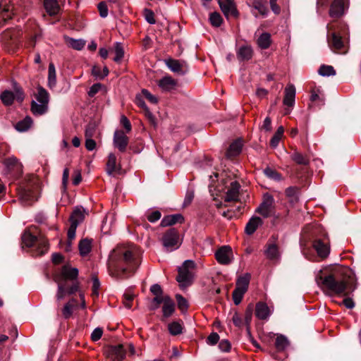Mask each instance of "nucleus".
<instances>
[{
    "instance_id": "f257e3e1",
    "label": "nucleus",
    "mask_w": 361,
    "mask_h": 361,
    "mask_svg": "<svg viewBox=\"0 0 361 361\" xmlns=\"http://www.w3.org/2000/svg\"><path fill=\"white\" fill-rule=\"evenodd\" d=\"M142 252L135 245L127 248L114 250L109 256V271L116 279H124L131 276L139 267Z\"/></svg>"
},
{
    "instance_id": "f03ea898",
    "label": "nucleus",
    "mask_w": 361,
    "mask_h": 361,
    "mask_svg": "<svg viewBox=\"0 0 361 361\" xmlns=\"http://www.w3.org/2000/svg\"><path fill=\"white\" fill-rule=\"evenodd\" d=\"M315 281L322 288H326L336 294H341L347 289L354 291L356 288L353 279H349L348 281L338 280L332 274L324 275L322 269L315 271Z\"/></svg>"
},
{
    "instance_id": "7ed1b4c3",
    "label": "nucleus",
    "mask_w": 361,
    "mask_h": 361,
    "mask_svg": "<svg viewBox=\"0 0 361 361\" xmlns=\"http://www.w3.org/2000/svg\"><path fill=\"white\" fill-rule=\"evenodd\" d=\"M22 247H35L37 255H42L49 249L47 240L44 238H37L29 231H25L22 235Z\"/></svg>"
},
{
    "instance_id": "20e7f679",
    "label": "nucleus",
    "mask_w": 361,
    "mask_h": 361,
    "mask_svg": "<svg viewBox=\"0 0 361 361\" xmlns=\"http://www.w3.org/2000/svg\"><path fill=\"white\" fill-rule=\"evenodd\" d=\"M195 268V263L190 259L184 261L182 266L178 268V275L176 277V280L181 288H186L192 284L194 279Z\"/></svg>"
},
{
    "instance_id": "39448f33",
    "label": "nucleus",
    "mask_w": 361,
    "mask_h": 361,
    "mask_svg": "<svg viewBox=\"0 0 361 361\" xmlns=\"http://www.w3.org/2000/svg\"><path fill=\"white\" fill-rule=\"evenodd\" d=\"M35 97L36 101L32 100L31 104V110L33 114L40 116L45 114L48 109L49 92L44 87L39 86Z\"/></svg>"
},
{
    "instance_id": "423d86ee",
    "label": "nucleus",
    "mask_w": 361,
    "mask_h": 361,
    "mask_svg": "<svg viewBox=\"0 0 361 361\" xmlns=\"http://www.w3.org/2000/svg\"><path fill=\"white\" fill-rule=\"evenodd\" d=\"M251 276L246 273L240 276L236 281V286L234 289L232 296L235 305H239L243 299L244 294L247 290Z\"/></svg>"
},
{
    "instance_id": "0eeeda50",
    "label": "nucleus",
    "mask_w": 361,
    "mask_h": 361,
    "mask_svg": "<svg viewBox=\"0 0 361 361\" xmlns=\"http://www.w3.org/2000/svg\"><path fill=\"white\" fill-rule=\"evenodd\" d=\"M162 243L168 251H173L178 248L180 243L178 231L174 228L169 229L163 235Z\"/></svg>"
},
{
    "instance_id": "6e6552de",
    "label": "nucleus",
    "mask_w": 361,
    "mask_h": 361,
    "mask_svg": "<svg viewBox=\"0 0 361 361\" xmlns=\"http://www.w3.org/2000/svg\"><path fill=\"white\" fill-rule=\"evenodd\" d=\"M105 354L109 361H123L126 352L123 345H109L105 350Z\"/></svg>"
},
{
    "instance_id": "1a4fd4ad",
    "label": "nucleus",
    "mask_w": 361,
    "mask_h": 361,
    "mask_svg": "<svg viewBox=\"0 0 361 361\" xmlns=\"http://www.w3.org/2000/svg\"><path fill=\"white\" fill-rule=\"evenodd\" d=\"M215 257L219 264L228 265L233 260V250L228 245L221 246L216 250Z\"/></svg>"
},
{
    "instance_id": "9d476101",
    "label": "nucleus",
    "mask_w": 361,
    "mask_h": 361,
    "mask_svg": "<svg viewBox=\"0 0 361 361\" xmlns=\"http://www.w3.org/2000/svg\"><path fill=\"white\" fill-rule=\"evenodd\" d=\"M274 204V199L273 196L269 193H266L264 195L263 201L257 208V212L263 217L267 218L270 216Z\"/></svg>"
},
{
    "instance_id": "9b49d317",
    "label": "nucleus",
    "mask_w": 361,
    "mask_h": 361,
    "mask_svg": "<svg viewBox=\"0 0 361 361\" xmlns=\"http://www.w3.org/2000/svg\"><path fill=\"white\" fill-rule=\"evenodd\" d=\"M19 196L22 202L25 205L32 204L38 198L37 192L30 187L22 189L19 192Z\"/></svg>"
},
{
    "instance_id": "f8f14e48",
    "label": "nucleus",
    "mask_w": 361,
    "mask_h": 361,
    "mask_svg": "<svg viewBox=\"0 0 361 361\" xmlns=\"http://www.w3.org/2000/svg\"><path fill=\"white\" fill-rule=\"evenodd\" d=\"M218 3L221 11L226 18H228L230 16H236L238 15L233 0H219Z\"/></svg>"
},
{
    "instance_id": "ddd939ff",
    "label": "nucleus",
    "mask_w": 361,
    "mask_h": 361,
    "mask_svg": "<svg viewBox=\"0 0 361 361\" xmlns=\"http://www.w3.org/2000/svg\"><path fill=\"white\" fill-rule=\"evenodd\" d=\"M128 144V137L125 133L120 130H116L114 135V145L120 152H125Z\"/></svg>"
},
{
    "instance_id": "4468645a",
    "label": "nucleus",
    "mask_w": 361,
    "mask_h": 361,
    "mask_svg": "<svg viewBox=\"0 0 361 361\" xmlns=\"http://www.w3.org/2000/svg\"><path fill=\"white\" fill-rule=\"evenodd\" d=\"M4 166L5 167V173L7 174L18 173L21 170L20 163L13 157L5 159Z\"/></svg>"
},
{
    "instance_id": "2eb2a0df",
    "label": "nucleus",
    "mask_w": 361,
    "mask_h": 361,
    "mask_svg": "<svg viewBox=\"0 0 361 361\" xmlns=\"http://www.w3.org/2000/svg\"><path fill=\"white\" fill-rule=\"evenodd\" d=\"M267 258L272 262H278L281 259L279 247L274 243H268L264 250Z\"/></svg>"
},
{
    "instance_id": "dca6fc26",
    "label": "nucleus",
    "mask_w": 361,
    "mask_h": 361,
    "mask_svg": "<svg viewBox=\"0 0 361 361\" xmlns=\"http://www.w3.org/2000/svg\"><path fill=\"white\" fill-rule=\"evenodd\" d=\"M327 40L329 47L334 51L341 50L344 46L341 37L336 32L329 35Z\"/></svg>"
},
{
    "instance_id": "f3484780",
    "label": "nucleus",
    "mask_w": 361,
    "mask_h": 361,
    "mask_svg": "<svg viewBox=\"0 0 361 361\" xmlns=\"http://www.w3.org/2000/svg\"><path fill=\"white\" fill-rule=\"evenodd\" d=\"M344 13L343 0H334L329 9V15L332 18H339Z\"/></svg>"
},
{
    "instance_id": "a211bd4d",
    "label": "nucleus",
    "mask_w": 361,
    "mask_h": 361,
    "mask_svg": "<svg viewBox=\"0 0 361 361\" xmlns=\"http://www.w3.org/2000/svg\"><path fill=\"white\" fill-rule=\"evenodd\" d=\"M295 87L292 84H288L285 88V96L283 104L288 106H293L295 104Z\"/></svg>"
},
{
    "instance_id": "6ab92c4d",
    "label": "nucleus",
    "mask_w": 361,
    "mask_h": 361,
    "mask_svg": "<svg viewBox=\"0 0 361 361\" xmlns=\"http://www.w3.org/2000/svg\"><path fill=\"white\" fill-rule=\"evenodd\" d=\"M85 209L81 206L76 207L73 211L71 216H70V222L71 225L74 224H77V226L82 222L85 219Z\"/></svg>"
},
{
    "instance_id": "aec40b11",
    "label": "nucleus",
    "mask_w": 361,
    "mask_h": 361,
    "mask_svg": "<svg viewBox=\"0 0 361 361\" xmlns=\"http://www.w3.org/2000/svg\"><path fill=\"white\" fill-rule=\"evenodd\" d=\"M240 185L236 181L231 183V186L227 190L224 200L226 202L237 201L238 199Z\"/></svg>"
},
{
    "instance_id": "412c9836",
    "label": "nucleus",
    "mask_w": 361,
    "mask_h": 361,
    "mask_svg": "<svg viewBox=\"0 0 361 361\" xmlns=\"http://www.w3.org/2000/svg\"><path fill=\"white\" fill-rule=\"evenodd\" d=\"M263 221L262 219L259 216H253L252 217L249 221L247 223L245 228V232L246 234L250 235L253 234L257 228L262 225Z\"/></svg>"
},
{
    "instance_id": "4be33fe9",
    "label": "nucleus",
    "mask_w": 361,
    "mask_h": 361,
    "mask_svg": "<svg viewBox=\"0 0 361 361\" xmlns=\"http://www.w3.org/2000/svg\"><path fill=\"white\" fill-rule=\"evenodd\" d=\"M166 65L173 73L183 75L186 71L183 68V64L177 60L169 59L166 60Z\"/></svg>"
},
{
    "instance_id": "5701e85b",
    "label": "nucleus",
    "mask_w": 361,
    "mask_h": 361,
    "mask_svg": "<svg viewBox=\"0 0 361 361\" xmlns=\"http://www.w3.org/2000/svg\"><path fill=\"white\" fill-rule=\"evenodd\" d=\"M236 54L239 61H248L252 59L253 51L250 46L243 45L238 49Z\"/></svg>"
},
{
    "instance_id": "b1692460",
    "label": "nucleus",
    "mask_w": 361,
    "mask_h": 361,
    "mask_svg": "<svg viewBox=\"0 0 361 361\" xmlns=\"http://www.w3.org/2000/svg\"><path fill=\"white\" fill-rule=\"evenodd\" d=\"M271 313L269 307L264 302H258L256 305L255 315L259 319H267Z\"/></svg>"
},
{
    "instance_id": "393cba45",
    "label": "nucleus",
    "mask_w": 361,
    "mask_h": 361,
    "mask_svg": "<svg viewBox=\"0 0 361 361\" xmlns=\"http://www.w3.org/2000/svg\"><path fill=\"white\" fill-rule=\"evenodd\" d=\"M183 217L180 214L168 215L164 216L161 221V226L163 227L172 226L178 222H182Z\"/></svg>"
},
{
    "instance_id": "a878e982",
    "label": "nucleus",
    "mask_w": 361,
    "mask_h": 361,
    "mask_svg": "<svg viewBox=\"0 0 361 361\" xmlns=\"http://www.w3.org/2000/svg\"><path fill=\"white\" fill-rule=\"evenodd\" d=\"M314 247L320 257H326L330 252L329 247L320 239L314 241Z\"/></svg>"
},
{
    "instance_id": "bb28decb",
    "label": "nucleus",
    "mask_w": 361,
    "mask_h": 361,
    "mask_svg": "<svg viewBox=\"0 0 361 361\" xmlns=\"http://www.w3.org/2000/svg\"><path fill=\"white\" fill-rule=\"evenodd\" d=\"M44 7L49 16L56 15L60 10L57 0H44Z\"/></svg>"
},
{
    "instance_id": "cd10ccee",
    "label": "nucleus",
    "mask_w": 361,
    "mask_h": 361,
    "mask_svg": "<svg viewBox=\"0 0 361 361\" xmlns=\"http://www.w3.org/2000/svg\"><path fill=\"white\" fill-rule=\"evenodd\" d=\"M61 276L64 281H66L67 279L75 280L78 276V269L77 268H71L65 265L61 269ZM63 283H66V281Z\"/></svg>"
},
{
    "instance_id": "c85d7f7f",
    "label": "nucleus",
    "mask_w": 361,
    "mask_h": 361,
    "mask_svg": "<svg viewBox=\"0 0 361 361\" xmlns=\"http://www.w3.org/2000/svg\"><path fill=\"white\" fill-rule=\"evenodd\" d=\"M242 142L240 140H236L233 141L229 146L227 152L226 156L228 157H235L238 155L242 149Z\"/></svg>"
},
{
    "instance_id": "c756f323",
    "label": "nucleus",
    "mask_w": 361,
    "mask_h": 361,
    "mask_svg": "<svg viewBox=\"0 0 361 361\" xmlns=\"http://www.w3.org/2000/svg\"><path fill=\"white\" fill-rule=\"evenodd\" d=\"M252 7L264 17L268 15L269 9L267 0H253Z\"/></svg>"
},
{
    "instance_id": "7c9ffc66",
    "label": "nucleus",
    "mask_w": 361,
    "mask_h": 361,
    "mask_svg": "<svg viewBox=\"0 0 361 361\" xmlns=\"http://www.w3.org/2000/svg\"><path fill=\"white\" fill-rule=\"evenodd\" d=\"M175 310V303L173 300L169 297L166 296L165 302L162 307L163 316L164 317H169L172 315Z\"/></svg>"
},
{
    "instance_id": "2f4dec72",
    "label": "nucleus",
    "mask_w": 361,
    "mask_h": 361,
    "mask_svg": "<svg viewBox=\"0 0 361 361\" xmlns=\"http://www.w3.org/2000/svg\"><path fill=\"white\" fill-rule=\"evenodd\" d=\"M176 85V81L169 76L162 78L158 83L159 87L164 91H170L174 88Z\"/></svg>"
},
{
    "instance_id": "473e14b6",
    "label": "nucleus",
    "mask_w": 361,
    "mask_h": 361,
    "mask_svg": "<svg viewBox=\"0 0 361 361\" xmlns=\"http://www.w3.org/2000/svg\"><path fill=\"white\" fill-rule=\"evenodd\" d=\"M120 170V168L116 166V157L113 154H109L108 157V161L106 163V173L109 176H112L113 173Z\"/></svg>"
},
{
    "instance_id": "72a5a7b5",
    "label": "nucleus",
    "mask_w": 361,
    "mask_h": 361,
    "mask_svg": "<svg viewBox=\"0 0 361 361\" xmlns=\"http://www.w3.org/2000/svg\"><path fill=\"white\" fill-rule=\"evenodd\" d=\"M300 188L296 186H290L286 188L285 194L291 203H295L299 200Z\"/></svg>"
},
{
    "instance_id": "f704fd0d",
    "label": "nucleus",
    "mask_w": 361,
    "mask_h": 361,
    "mask_svg": "<svg viewBox=\"0 0 361 361\" xmlns=\"http://www.w3.org/2000/svg\"><path fill=\"white\" fill-rule=\"evenodd\" d=\"M271 42V35L268 32H263L260 35L257 41V45L262 49H268Z\"/></svg>"
},
{
    "instance_id": "c9c22d12",
    "label": "nucleus",
    "mask_w": 361,
    "mask_h": 361,
    "mask_svg": "<svg viewBox=\"0 0 361 361\" xmlns=\"http://www.w3.org/2000/svg\"><path fill=\"white\" fill-rule=\"evenodd\" d=\"M290 157L293 161L300 165L307 166L310 163L309 158L298 151H294L291 154Z\"/></svg>"
},
{
    "instance_id": "e433bc0d",
    "label": "nucleus",
    "mask_w": 361,
    "mask_h": 361,
    "mask_svg": "<svg viewBox=\"0 0 361 361\" xmlns=\"http://www.w3.org/2000/svg\"><path fill=\"white\" fill-rule=\"evenodd\" d=\"M56 85V73L54 63H51L48 68V86L52 89Z\"/></svg>"
},
{
    "instance_id": "4c0bfd02",
    "label": "nucleus",
    "mask_w": 361,
    "mask_h": 361,
    "mask_svg": "<svg viewBox=\"0 0 361 361\" xmlns=\"http://www.w3.org/2000/svg\"><path fill=\"white\" fill-rule=\"evenodd\" d=\"M32 120L30 117L27 116L24 119L18 121L16 124V129L19 132H25L27 130L32 126Z\"/></svg>"
},
{
    "instance_id": "58836bf2",
    "label": "nucleus",
    "mask_w": 361,
    "mask_h": 361,
    "mask_svg": "<svg viewBox=\"0 0 361 361\" xmlns=\"http://www.w3.org/2000/svg\"><path fill=\"white\" fill-rule=\"evenodd\" d=\"M80 254L82 256L87 255L92 248V241L87 238H85L80 241L78 245Z\"/></svg>"
},
{
    "instance_id": "ea45409f",
    "label": "nucleus",
    "mask_w": 361,
    "mask_h": 361,
    "mask_svg": "<svg viewBox=\"0 0 361 361\" xmlns=\"http://www.w3.org/2000/svg\"><path fill=\"white\" fill-rule=\"evenodd\" d=\"M289 345L288 338L283 335H279L276 338L275 346L279 351L284 350Z\"/></svg>"
},
{
    "instance_id": "a19ab883",
    "label": "nucleus",
    "mask_w": 361,
    "mask_h": 361,
    "mask_svg": "<svg viewBox=\"0 0 361 361\" xmlns=\"http://www.w3.org/2000/svg\"><path fill=\"white\" fill-rule=\"evenodd\" d=\"M67 42L69 44V46L78 51L82 50L85 45V40L82 39H74L72 37H67Z\"/></svg>"
},
{
    "instance_id": "79ce46f5",
    "label": "nucleus",
    "mask_w": 361,
    "mask_h": 361,
    "mask_svg": "<svg viewBox=\"0 0 361 361\" xmlns=\"http://www.w3.org/2000/svg\"><path fill=\"white\" fill-rule=\"evenodd\" d=\"M0 98L5 105L9 106L13 102L15 95L12 91L5 90L0 94Z\"/></svg>"
},
{
    "instance_id": "37998d69",
    "label": "nucleus",
    "mask_w": 361,
    "mask_h": 361,
    "mask_svg": "<svg viewBox=\"0 0 361 361\" xmlns=\"http://www.w3.org/2000/svg\"><path fill=\"white\" fill-rule=\"evenodd\" d=\"M115 57L114 61L116 63H120L124 56V49L121 42H116L114 44Z\"/></svg>"
},
{
    "instance_id": "c03bdc74",
    "label": "nucleus",
    "mask_w": 361,
    "mask_h": 361,
    "mask_svg": "<svg viewBox=\"0 0 361 361\" xmlns=\"http://www.w3.org/2000/svg\"><path fill=\"white\" fill-rule=\"evenodd\" d=\"M168 329L169 333L173 336H177L183 332L182 324L179 322H172L169 324Z\"/></svg>"
},
{
    "instance_id": "a18cd8bd",
    "label": "nucleus",
    "mask_w": 361,
    "mask_h": 361,
    "mask_svg": "<svg viewBox=\"0 0 361 361\" xmlns=\"http://www.w3.org/2000/svg\"><path fill=\"white\" fill-rule=\"evenodd\" d=\"M318 73L324 77H329L336 75V71L331 66L322 65L318 70Z\"/></svg>"
},
{
    "instance_id": "49530a36",
    "label": "nucleus",
    "mask_w": 361,
    "mask_h": 361,
    "mask_svg": "<svg viewBox=\"0 0 361 361\" xmlns=\"http://www.w3.org/2000/svg\"><path fill=\"white\" fill-rule=\"evenodd\" d=\"M55 281L58 283L56 299L58 300H61L63 299L64 297L68 294L66 290V283L59 282L57 279H55Z\"/></svg>"
},
{
    "instance_id": "de8ad7c7",
    "label": "nucleus",
    "mask_w": 361,
    "mask_h": 361,
    "mask_svg": "<svg viewBox=\"0 0 361 361\" xmlns=\"http://www.w3.org/2000/svg\"><path fill=\"white\" fill-rule=\"evenodd\" d=\"M264 173L266 175V176H267L269 178L276 181H279L282 178L281 175L279 173H278L276 170L270 167H267L264 170Z\"/></svg>"
},
{
    "instance_id": "09e8293b",
    "label": "nucleus",
    "mask_w": 361,
    "mask_h": 361,
    "mask_svg": "<svg viewBox=\"0 0 361 361\" xmlns=\"http://www.w3.org/2000/svg\"><path fill=\"white\" fill-rule=\"evenodd\" d=\"M209 21L213 26L219 27L222 23V18L217 12H214L210 14Z\"/></svg>"
},
{
    "instance_id": "8fccbe9b",
    "label": "nucleus",
    "mask_w": 361,
    "mask_h": 361,
    "mask_svg": "<svg viewBox=\"0 0 361 361\" xmlns=\"http://www.w3.org/2000/svg\"><path fill=\"white\" fill-rule=\"evenodd\" d=\"M176 298L177 300L178 307L181 310L182 312H185L188 307L187 300L179 294L176 295Z\"/></svg>"
},
{
    "instance_id": "3c124183",
    "label": "nucleus",
    "mask_w": 361,
    "mask_h": 361,
    "mask_svg": "<svg viewBox=\"0 0 361 361\" xmlns=\"http://www.w3.org/2000/svg\"><path fill=\"white\" fill-rule=\"evenodd\" d=\"M74 304L71 302H67L62 309V314L65 319L71 317L73 313Z\"/></svg>"
},
{
    "instance_id": "603ef678",
    "label": "nucleus",
    "mask_w": 361,
    "mask_h": 361,
    "mask_svg": "<svg viewBox=\"0 0 361 361\" xmlns=\"http://www.w3.org/2000/svg\"><path fill=\"white\" fill-rule=\"evenodd\" d=\"M77 224H74L73 225L70 226L68 230V247H71V241L75 238V233L77 229Z\"/></svg>"
},
{
    "instance_id": "864d4df0",
    "label": "nucleus",
    "mask_w": 361,
    "mask_h": 361,
    "mask_svg": "<svg viewBox=\"0 0 361 361\" xmlns=\"http://www.w3.org/2000/svg\"><path fill=\"white\" fill-rule=\"evenodd\" d=\"M144 16L145 20L150 25H154L156 23L154 12L150 9L145 8Z\"/></svg>"
},
{
    "instance_id": "5fc2aeb1",
    "label": "nucleus",
    "mask_w": 361,
    "mask_h": 361,
    "mask_svg": "<svg viewBox=\"0 0 361 361\" xmlns=\"http://www.w3.org/2000/svg\"><path fill=\"white\" fill-rule=\"evenodd\" d=\"M96 126L94 123H89L85 128V138L92 137L95 133Z\"/></svg>"
},
{
    "instance_id": "6e6d98bb",
    "label": "nucleus",
    "mask_w": 361,
    "mask_h": 361,
    "mask_svg": "<svg viewBox=\"0 0 361 361\" xmlns=\"http://www.w3.org/2000/svg\"><path fill=\"white\" fill-rule=\"evenodd\" d=\"M219 341V336L216 332L210 334L207 338V343L209 345H216Z\"/></svg>"
},
{
    "instance_id": "4d7b16f0",
    "label": "nucleus",
    "mask_w": 361,
    "mask_h": 361,
    "mask_svg": "<svg viewBox=\"0 0 361 361\" xmlns=\"http://www.w3.org/2000/svg\"><path fill=\"white\" fill-rule=\"evenodd\" d=\"M231 343L230 342L226 339L221 340L219 343V348L222 352H229L231 350Z\"/></svg>"
},
{
    "instance_id": "13d9d810",
    "label": "nucleus",
    "mask_w": 361,
    "mask_h": 361,
    "mask_svg": "<svg viewBox=\"0 0 361 361\" xmlns=\"http://www.w3.org/2000/svg\"><path fill=\"white\" fill-rule=\"evenodd\" d=\"M102 334L103 331L102 328H95L91 334V338L93 341H97L101 338Z\"/></svg>"
},
{
    "instance_id": "bf43d9fd",
    "label": "nucleus",
    "mask_w": 361,
    "mask_h": 361,
    "mask_svg": "<svg viewBox=\"0 0 361 361\" xmlns=\"http://www.w3.org/2000/svg\"><path fill=\"white\" fill-rule=\"evenodd\" d=\"M98 9L102 18H106L108 16V8L105 2L102 1L99 3Z\"/></svg>"
},
{
    "instance_id": "052dcab7",
    "label": "nucleus",
    "mask_w": 361,
    "mask_h": 361,
    "mask_svg": "<svg viewBox=\"0 0 361 361\" xmlns=\"http://www.w3.org/2000/svg\"><path fill=\"white\" fill-rule=\"evenodd\" d=\"M161 212L158 210L153 211L147 216V219L152 223L157 221L161 218Z\"/></svg>"
},
{
    "instance_id": "680f3d73",
    "label": "nucleus",
    "mask_w": 361,
    "mask_h": 361,
    "mask_svg": "<svg viewBox=\"0 0 361 361\" xmlns=\"http://www.w3.org/2000/svg\"><path fill=\"white\" fill-rule=\"evenodd\" d=\"M102 87V85L101 83H95L92 85L89 91L88 95L91 97H94Z\"/></svg>"
},
{
    "instance_id": "e2e57ef3",
    "label": "nucleus",
    "mask_w": 361,
    "mask_h": 361,
    "mask_svg": "<svg viewBox=\"0 0 361 361\" xmlns=\"http://www.w3.org/2000/svg\"><path fill=\"white\" fill-rule=\"evenodd\" d=\"M142 94L150 103L156 104L157 102V97L152 95L147 90L143 89Z\"/></svg>"
},
{
    "instance_id": "0e129e2a",
    "label": "nucleus",
    "mask_w": 361,
    "mask_h": 361,
    "mask_svg": "<svg viewBox=\"0 0 361 361\" xmlns=\"http://www.w3.org/2000/svg\"><path fill=\"white\" fill-rule=\"evenodd\" d=\"M85 147L88 151H92L96 147L95 141L92 137L85 138Z\"/></svg>"
},
{
    "instance_id": "69168bd1",
    "label": "nucleus",
    "mask_w": 361,
    "mask_h": 361,
    "mask_svg": "<svg viewBox=\"0 0 361 361\" xmlns=\"http://www.w3.org/2000/svg\"><path fill=\"white\" fill-rule=\"evenodd\" d=\"M69 178V170L66 168L63 169V176H62V185L64 190L66 189L68 181Z\"/></svg>"
},
{
    "instance_id": "338daca9",
    "label": "nucleus",
    "mask_w": 361,
    "mask_h": 361,
    "mask_svg": "<svg viewBox=\"0 0 361 361\" xmlns=\"http://www.w3.org/2000/svg\"><path fill=\"white\" fill-rule=\"evenodd\" d=\"M121 123L126 130V132L128 133L131 130V124L129 120L125 116H122L121 118Z\"/></svg>"
},
{
    "instance_id": "774afa93",
    "label": "nucleus",
    "mask_w": 361,
    "mask_h": 361,
    "mask_svg": "<svg viewBox=\"0 0 361 361\" xmlns=\"http://www.w3.org/2000/svg\"><path fill=\"white\" fill-rule=\"evenodd\" d=\"M92 74L97 79H103L104 77L102 76L103 73L101 71L100 68L97 66H94L92 69Z\"/></svg>"
}]
</instances>
